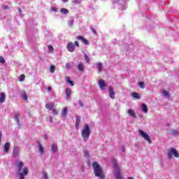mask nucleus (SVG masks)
Segmentation results:
<instances>
[{"mask_svg": "<svg viewBox=\"0 0 179 179\" xmlns=\"http://www.w3.org/2000/svg\"><path fill=\"white\" fill-rule=\"evenodd\" d=\"M17 167L18 168V176L20 177V179H24V177L29 174V169L27 167H24L22 169V167H23V162H19L17 163Z\"/></svg>", "mask_w": 179, "mask_h": 179, "instance_id": "f257e3e1", "label": "nucleus"}, {"mask_svg": "<svg viewBox=\"0 0 179 179\" xmlns=\"http://www.w3.org/2000/svg\"><path fill=\"white\" fill-rule=\"evenodd\" d=\"M81 136L84 142H87V140L90 137V127L89 124H85L84 128L81 132Z\"/></svg>", "mask_w": 179, "mask_h": 179, "instance_id": "f03ea898", "label": "nucleus"}, {"mask_svg": "<svg viewBox=\"0 0 179 179\" xmlns=\"http://www.w3.org/2000/svg\"><path fill=\"white\" fill-rule=\"evenodd\" d=\"M92 166L94 169V174L96 177H99V178L103 179V169L99 165L97 162H93Z\"/></svg>", "mask_w": 179, "mask_h": 179, "instance_id": "7ed1b4c3", "label": "nucleus"}, {"mask_svg": "<svg viewBox=\"0 0 179 179\" xmlns=\"http://www.w3.org/2000/svg\"><path fill=\"white\" fill-rule=\"evenodd\" d=\"M113 169L115 170L114 174L116 179H124L122 176H121V168L117 163V162H113Z\"/></svg>", "mask_w": 179, "mask_h": 179, "instance_id": "20e7f679", "label": "nucleus"}, {"mask_svg": "<svg viewBox=\"0 0 179 179\" xmlns=\"http://www.w3.org/2000/svg\"><path fill=\"white\" fill-rule=\"evenodd\" d=\"M75 45L76 47L79 48V42H78V41H76L74 43L72 42H69L66 45V48L70 52H73L76 48Z\"/></svg>", "mask_w": 179, "mask_h": 179, "instance_id": "39448f33", "label": "nucleus"}, {"mask_svg": "<svg viewBox=\"0 0 179 179\" xmlns=\"http://www.w3.org/2000/svg\"><path fill=\"white\" fill-rule=\"evenodd\" d=\"M167 156H168V159H171L173 157V156H174V157H179V154L178 152H177V150H176V148H169L168 150V153H167Z\"/></svg>", "mask_w": 179, "mask_h": 179, "instance_id": "423d86ee", "label": "nucleus"}, {"mask_svg": "<svg viewBox=\"0 0 179 179\" xmlns=\"http://www.w3.org/2000/svg\"><path fill=\"white\" fill-rule=\"evenodd\" d=\"M139 135L141 138H143L148 143H152V140H150V137H149V134L142 130H138Z\"/></svg>", "mask_w": 179, "mask_h": 179, "instance_id": "0eeeda50", "label": "nucleus"}, {"mask_svg": "<svg viewBox=\"0 0 179 179\" xmlns=\"http://www.w3.org/2000/svg\"><path fill=\"white\" fill-rule=\"evenodd\" d=\"M66 92V100H71V96L72 95V90H71V88H66L65 90Z\"/></svg>", "mask_w": 179, "mask_h": 179, "instance_id": "6e6552de", "label": "nucleus"}, {"mask_svg": "<svg viewBox=\"0 0 179 179\" xmlns=\"http://www.w3.org/2000/svg\"><path fill=\"white\" fill-rule=\"evenodd\" d=\"M20 154V150L17 147H14L13 150V157H17Z\"/></svg>", "mask_w": 179, "mask_h": 179, "instance_id": "1a4fd4ad", "label": "nucleus"}, {"mask_svg": "<svg viewBox=\"0 0 179 179\" xmlns=\"http://www.w3.org/2000/svg\"><path fill=\"white\" fill-rule=\"evenodd\" d=\"M77 40H80L83 44L85 45H89V41L87 39L85 38L83 36H78L76 37Z\"/></svg>", "mask_w": 179, "mask_h": 179, "instance_id": "9d476101", "label": "nucleus"}, {"mask_svg": "<svg viewBox=\"0 0 179 179\" xmlns=\"http://www.w3.org/2000/svg\"><path fill=\"white\" fill-rule=\"evenodd\" d=\"M109 96L113 100L115 99V92H114V88H113V87H109Z\"/></svg>", "mask_w": 179, "mask_h": 179, "instance_id": "9b49d317", "label": "nucleus"}, {"mask_svg": "<svg viewBox=\"0 0 179 179\" xmlns=\"http://www.w3.org/2000/svg\"><path fill=\"white\" fill-rule=\"evenodd\" d=\"M10 148V143L7 142L4 144L3 150L5 153H9V149Z\"/></svg>", "mask_w": 179, "mask_h": 179, "instance_id": "f8f14e48", "label": "nucleus"}, {"mask_svg": "<svg viewBox=\"0 0 179 179\" xmlns=\"http://www.w3.org/2000/svg\"><path fill=\"white\" fill-rule=\"evenodd\" d=\"M5 100H6V94L3 92L0 93V104L4 103Z\"/></svg>", "mask_w": 179, "mask_h": 179, "instance_id": "ddd939ff", "label": "nucleus"}, {"mask_svg": "<svg viewBox=\"0 0 179 179\" xmlns=\"http://www.w3.org/2000/svg\"><path fill=\"white\" fill-rule=\"evenodd\" d=\"M80 126V116H77L76 118V129H79V127Z\"/></svg>", "mask_w": 179, "mask_h": 179, "instance_id": "4468645a", "label": "nucleus"}, {"mask_svg": "<svg viewBox=\"0 0 179 179\" xmlns=\"http://www.w3.org/2000/svg\"><path fill=\"white\" fill-rule=\"evenodd\" d=\"M127 114H129L133 118H136V114L135 113V110L132 109H129L127 111Z\"/></svg>", "mask_w": 179, "mask_h": 179, "instance_id": "2eb2a0df", "label": "nucleus"}, {"mask_svg": "<svg viewBox=\"0 0 179 179\" xmlns=\"http://www.w3.org/2000/svg\"><path fill=\"white\" fill-rule=\"evenodd\" d=\"M99 85L100 89H105L106 86H107L106 85V82H104V80H99Z\"/></svg>", "mask_w": 179, "mask_h": 179, "instance_id": "dca6fc26", "label": "nucleus"}, {"mask_svg": "<svg viewBox=\"0 0 179 179\" xmlns=\"http://www.w3.org/2000/svg\"><path fill=\"white\" fill-rule=\"evenodd\" d=\"M96 68L98 69V73H101V71H103V64L101 63H96Z\"/></svg>", "mask_w": 179, "mask_h": 179, "instance_id": "f3484780", "label": "nucleus"}, {"mask_svg": "<svg viewBox=\"0 0 179 179\" xmlns=\"http://www.w3.org/2000/svg\"><path fill=\"white\" fill-rule=\"evenodd\" d=\"M51 150L53 153H57L58 152L57 144H51Z\"/></svg>", "mask_w": 179, "mask_h": 179, "instance_id": "a211bd4d", "label": "nucleus"}, {"mask_svg": "<svg viewBox=\"0 0 179 179\" xmlns=\"http://www.w3.org/2000/svg\"><path fill=\"white\" fill-rule=\"evenodd\" d=\"M131 96L134 99H141V94H139V93H138V92H133V93H131Z\"/></svg>", "mask_w": 179, "mask_h": 179, "instance_id": "6ab92c4d", "label": "nucleus"}, {"mask_svg": "<svg viewBox=\"0 0 179 179\" xmlns=\"http://www.w3.org/2000/svg\"><path fill=\"white\" fill-rule=\"evenodd\" d=\"M78 71L83 72V71H85V66L83 65V63L78 64Z\"/></svg>", "mask_w": 179, "mask_h": 179, "instance_id": "aec40b11", "label": "nucleus"}, {"mask_svg": "<svg viewBox=\"0 0 179 179\" xmlns=\"http://www.w3.org/2000/svg\"><path fill=\"white\" fill-rule=\"evenodd\" d=\"M21 95L23 100H24L25 101H27L28 97H27V94H26V92L22 91Z\"/></svg>", "mask_w": 179, "mask_h": 179, "instance_id": "412c9836", "label": "nucleus"}, {"mask_svg": "<svg viewBox=\"0 0 179 179\" xmlns=\"http://www.w3.org/2000/svg\"><path fill=\"white\" fill-rule=\"evenodd\" d=\"M60 13H62L63 15H68V13H69V10L65 8H62L60 9Z\"/></svg>", "mask_w": 179, "mask_h": 179, "instance_id": "4be33fe9", "label": "nucleus"}, {"mask_svg": "<svg viewBox=\"0 0 179 179\" xmlns=\"http://www.w3.org/2000/svg\"><path fill=\"white\" fill-rule=\"evenodd\" d=\"M37 143L38 145V149L41 155H44V148H43V145L38 142Z\"/></svg>", "mask_w": 179, "mask_h": 179, "instance_id": "5701e85b", "label": "nucleus"}, {"mask_svg": "<svg viewBox=\"0 0 179 179\" xmlns=\"http://www.w3.org/2000/svg\"><path fill=\"white\" fill-rule=\"evenodd\" d=\"M45 108H47V110H52V108L54 107V105L52 103H46L45 106Z\"/></svg>", "mask_w": 179, "mask_h": 179, "instance_id": "b1692460", "label": "nucleus"}, {"mask_svg": "<svg viewBox=\"0 0 179 179\" xmlns=\"http://www.w3.org/2000/svg\"><path fill=\"white\" fill-rule=\"evenodd\" d=\"M66 113H68V108L64 107V108H63L62 112V117H66Z\"/></svg>", "mask_w": 179, "mask_h": 179, "instance_id": "393cba45", "label": "nucleus"}, {"mask_svg": "<svg viewBox=\"0 0 179 179\" xmlns=\"http://www.w3.org/2000/svg\"><path fill=\"white\" fill-rule=\"evenodd\" d=\"M171 134H172V135H173V136H176L177 135H179V131L177 129H172L171 131Z\"/></svg>", "mask_w": 179, "mask_h": 179, "instance_id": "a878e982", "label": "nucleus"}, {"mask_svg": "<svg viewBox=\"0 0 179 179\" xmlns=\"http://www.w3.org/2000/svg\"><path fill=\"white\" fill-rule=\"evenodd\" d=\"M142 110L143 113H148V106H146L145 103H143Z\"/></svg>", "mask_w": 179, "mask_h": 179, "instance_id": "bb28decb", "label": "nucleus"}, {"mask_svg": "<svg viewBox=\"0 0 179 179\" xmlns=\"http://www.w3.org/2000/svg\"><path fill=\"white\" fill-rule=\"evenodd\" d=\"M66 82L71 85V86H75V83L73 81L71 80V78H67Z\"/></svg>", "mask_w": 179, "mask_h": 179, "instance_id": "cd10ccee", "label": "nucleus"}, {"mask_svg": "<svg viewBox=\"0 0 179 179\" xmlns=\"http://www.w3.org/2000/svg\"><path fill=\"white\" fill-rule=\"evenodd\" d=\"M20 118V113H16L15 116V120L19 122V120Z\"/></svg>", "mask_w": 179, "mask_h": 179, "instance_id": "c85d7f7f", "label": "nucleus"}, {"mask_svg": "<svg viewBox=\"0 0 179 179\" xmlns=\"http://www.w3.org/2000/svg\"><path fill=\"white\" fill-rule=\"evenodd\" d=\"M48 52H54V47H52V45H50L48 47Z\"/></svg>", "mask_w": 179, "mask_h": 179, "instance_id": "c756f323", "label": "nucleus"}, {"mask_svg": "<svg viewBox=\"0 0 179 179\" xmlns=\"http://www.w3.org/2000/svg\"><path fill=\"white\" fill-rule=\"evenodd\" d=\"M51 73H54L55 72V66L51 65L50 67Z\"/></svg>", "mask_w": 179, "mask_h": 179, "instance_id": "7c9ffc66", "label": "nucleus"}, {"mask_svg": "<svg viewBox=\"0 0 179 179\" xmlns=\"http://www.w3.org/2000/svg\"><path fill=\"white\" fill-rule=\"evenodd\" d=\"M25 78H26V76H24V74H22L19 78L20 82H23V80H24Z\"/></svg>", "mask_w": 179, "mask_h": 179, "instance_id": "2f4dec72", "label": "nucleus"}, {"mask_svg": "<svg viewBox=\"0 0 179 179\" xmlns=\"http://www.w3.org/2000/svg\"><path fill=\"white\" fill-rule=\"evenodd\" d=\"M138 85H139L141 89H145V83L140 82V83H138Z\"/></svg>", "mask_w": 179, "mask_h": 179, "instance_id": "473e14b6", "label": "nucleus"}, {"mask_svg": "<svg viewBox=\"0 0 179 179\" xmlns=\"http://www.w3.org/2000/svg\"><path fill=\"white\" fill-rule=\"evenodd\" d=\"M84 58H85L86 62H87V64H89V62H90V59H89V57L87 56V55H85Z\"/></svg>", "mask_w": 179, "mask_h": 179, "instance_id": "72a5a7b5", "label": "nucleus"}, {"mask_svg": "<svg viewBox=\"0 0 179 179\" xmlns=\"http://www.w3.org/2000/svg\"><path fill=\"white\" fill-rule=\"evenodd\" d=\"M0 63L5 64V58H3L2 56H0Z\"/></svg>", "mask_w": 179, "mask_h": 179, "instance_id": "f704fd0d", "label": "nucleus"}, {"mask_svg": "<svg viewBox=\"0 0 179 179\" xmlns=\"http://www.w3.org/2000/svg\"><path fill=\"white\" fill-rule=\"evenodd\" d=\"M84 156L85 157H89V151L88 150H84Z\"/></svg>", "mask_w": 179, "mask_h": 179, "instance_id": "c9c22d12", "label": "nucleus"}, {"mask_svg": "<svg viewBox=\"0 0 179 179\" xmlns=\"http://www.w3.org/2000/svg\"><path fill=\"white\" fill-rule=\"evenodd\" d=\"M43 179H48V174H47V173L43 172Z\"/></svg>", "mask_w": 179, "mask_h": 179, "instance_id": "e433bc0d", "label": "nucleus"}, {"mask_svg": "<svg viewBox=\"0 0 179 179\" xmlns=\"http://www.w3.org/2000/svg\"><path fill=\"white\" fill-rule=\"evenodd\" d=\"M52 113L55 115H58V111L57 110V109H53Z\"/></svg>", "mask_w": 179, "mask_h": 179, "instance_id": "4c0bfd02", "label": "nucleus"}, {"mask_svg": "<svg viewBox=\"0 0 179 179\" xmlns=\"http://www.w3.org/2000/svg\"><path fill=\"white\" fill-rule=\"evenodd\" d=\"M51 10H52V12H57V10H58V9L55 7H52Z\"/></svg>", "mask_w": 179, "mask_h": 179, "instance_id": "58836bf2", "label": "nucleus"}, {"mask_svg": "<svg viewBox=\"0 0 179 179\" xmlns=\"http://www.w3.org/2000/svg\"><path fill=\"white\" fill-rule=\"evenodd\" d=\"M163 94H164V96H169V92H167L166 90H164V92H163Z\"/></svg>", "mask_w": 179, "mask_h": 179, "instance_id": "ea45409f", "label": "nucleus"}, {"mask_svg": "<svg viewBox=\"0 0 179 179\" xmlns=\"http://www.w3.org/2000/svg\"><path fill=\"white\" fill-rule=\"evenodd\" d=\"M66 68L67 69H70V68H71V64L66 63Z\"/></svg>", "mask_w": 179, "mask_h": 179, "instance_id": "a19ab883", "label": "nucleus"}, {"mask_svg": "<svg viewBox=\"0 0 179 179\" xmlns=\"http://www.w3.org/2000/svg\"><path fill=\"white\" fill-rule=\"evenodd\" d=\"M79 104H80V107H83L84 106V105H83V102H82V101H79Z\"/></svg>", "mask_w": 179, "mask_h": 179, "instance_id": "79ce46f5", "label": "nucleus"}, {"mask_svg": "<svg viewBox=\"0 0 179 179\" xmlns=\"http://www.w3.org/2000/svg\"><path fill=\"white\" fill-rule=\"evenodd\" d=\"M9 7H8V6H3V9H4V10H7V9H8Z\"/></svg>", "mask_w": 179, "mask_h": 179, "instance_id": "37998d69", "label": "nucleus"}, {"mask_svg": "<svg viewBox=\"0 0 179 179\" xmlns=\"http://www.w3.org/2000/svg\"><path fill=\"white\" fill-rule=\"evenodd\" d=\"M1 141H2V132L0 131V145H1Z\"/></svg>", "mask_w": 179, "mask_h": 179, "instance_id": "c03bdc74", "label": "nucleus"}, {"mask_svg": "<svg viewBox=\"0 0 179 179\" xmlns=\"http://www.w3.org/2000/svg\"><path fill=\"white\" fill-rule=\"evenodd\" d=\"M48 92H51V90H52V87H48Z\"/></svg>", "mask_w": 179, "mask_h": 179, "instance_id": "a18cd8bd", "label": "nucleus"}, {"mask_svg": "<svg viewBox=\"0 0 179 179\" xmlns=\"http://www.w3.org/2000/svg\"><path fill=\"white\" fill-rule=\"evenodd\" d=\"M50 122H53L52 117V116H50Z\"/></svg>", "mask_w": 179, "mask_h": 179, "instance_id": "49530a36", "label": "nucleus"}, {"mask_svg": "<svg viewBox=\"0 0 179 179\" xmlns=\"http://www.w3.org/2000/svg\"><path fill=\"white\" fill-rule=\"evenodd\" d=\"M69 0H63V2H68Z\"/></svg>", "mask_w": 179, "mask_h": 179, "instance_id": "de8ad7c7", "label": "nucleus"}, {"mask_svg": "<svg viewBox=\"0 0 179 179\" xmlns=\"http://www.w3.org/2000/svg\"><path fill=\"white\" fill-rule=\"evenodd\" d=\"M167 127H170V123L166 124Z\"/></svg>", "mask_w": 179, "mask_h": 179, "instance_id": "09e8293b", "label": "nucleus"}, {"mask_svg": "<svg viewBox=\"0 0 179 179\" xmlns=\"http://www.w3.org/2000/svg\"><path fill=\"white\" fill-rule=\"evenodd\" d=\"M19 11H20V12H22V10L19 9Z\"/></svg>", "mask_w": 179, "mask_h": 179, "instance_id": "8fccbe9b", "label": "nucleus"}]
</instances>
